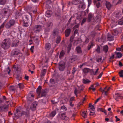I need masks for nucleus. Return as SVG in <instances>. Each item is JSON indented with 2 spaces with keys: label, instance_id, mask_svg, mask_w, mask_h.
<instances>
[{
  "label": "nucleus",
  "instance_id": "nucleus-1",
  "mask_svg": "<svg viewBox=\"0 0 123 123\" xmlns=\"http://www.w3.org/2000/svg\"><path fill=\"white\" fill-rule=\"evenodd\" d=\"M16 111V112L15 113V117L14 118L15 120L17 119L19 117L24 115L27 117L29 116V111L27 110L26 111H23L22 110L20 106H19L17 108Z\"/></svg>",
  "mask_w": 123,
  "mask_h": 123
},
{
  "label": "nucleus",
  "instance_id": "nucleus-2",
  "mask_svg": "<svg viewBox=\"0 0 123 123\" xmlns=\"http://www.w3.org/2000/svg\"><path fill=\"white\" fill-rule=\"evenodd\" d=\"M11 55L13 57H21L22 54L20 50L18 49H13L11 52Z\"/></svg>",
  "mask_w": 123,
  "mask_h": 123
},
{
  "label": "nucleus",
  "instance_id": "nucleus-3",
  "mask_svg": "<svg viewBox=\"0 0 123 123\" xmlns=\"http://www.w3.org/2000/svg\"><path fill=\"white\" fill-rule=\"evenodd\" d=\"M10 43L9 40L5 39L3 41L1 44L2 47L4 49H8L10 47Z\"/></svg>",
  "mask_w": 123,
  "mask_h": 123
},
{
  "label": "nucleus",
  "instance_id": "nucleus-4",
  "mask_svg": "<svg viewBox=\"0 0 123 123\" xmlns=\"http://www.w3.org/2000/svg\"><path fill=\"white\" fill-rule=\"evenodd\" d=\"M37 92L38 95H39L41 93V96H45L46 92L45 90L41 91V87L39 86L37 89Z\"/></svg>",
  "mask_w": 123,
  "mask_h": 123
},
{
  "label": "nucleus",
  "instance_id": "nucleus-5",
  "mask_svg": "<svg viewBox=\"0 0 123 123\" xmlns=\"http://www.w3.org/2000/svg\"><path fill=\"white\" fill-rule=\"evenodd\" d=\"M30 18H31V22L30 25L32 24V17L31 15H24L23 16L22 18L23 21H28Z\"/></svg>",
  "mask_w": 123,
  "mask_h": 123
},
{
  "label": "nucleus",
  "instance_id": "nucleus-6",
  "mask_svg": "<svg viewBox=\"0 0 123 123\" xmlns=\"http://www.w3.org/2000/svg\"><path fill=\"white\" fill-rule=\"evenodd\" d=\"M15 23V20L13 19H11L9 21L6 25L5 26L7 28H10L11 26L13 25Z\"/></svg>",
  "mask_w": 123,
  "mask_h": 123
},
{
  "label": "nucleus",
  "instance_id": "nucleus-7",
  "mask_svg": "<svg viewBox=\"0 0 123 123\" xmlns=\"http://www.w3.org/2000/svg\"><path fill=\"white\" fill-rule=\"evenodd\" d=\"M59 68L60 71H63L65 68V63L63 62H61L59 63Z\"/></svg>",
  "mask_w": 123,
  "mask_h": 123
},
{
  "label": "nucleus",
  "instance_id": "nucleus-8",
  "mask_svg": "<svg viewBox=\"0 0 123 123\" xmlns=\"http://www.w3.org/2000/svg\"><path fill=\"white\" fill-rule=\"evenodd\" d=\"M0 14L2 16L8 18L9 16V14L7 13V11L6 10L3 9L1 10L0 12Z\"/></svg>",
  "mask_w": 123,
  "mask_h": 123
},
{
  "label": "nucleus",
  "instance_id": "nucleus-9",
  "mask_svg": "<svg viewBox=\"0 0 123 123\" xmlns=\"http://www.w3.org/2000/svg\"><path fill=\"white\" fill-rule=\"evenodd\" d=\"M42 27L41 25H35L34 27L33 30L35 32L38 33L40 32L41 30Z\"/></svg>",
  "mask_w": 123,
  "mask_h": 123
},
{
  "label": "nucleus",
  "instance_id": "nucleus-10",
  "mask_svg": "<svg viewBox=\"0 0 123 123\" xmlns=\"http://www.w3.org/2000/svg\"><path fill=\"white\" fill-rule=\"evenodd\" d=\"M34 95L30 93L28 94L27 97V100L28 101L30 102L34 100Z\"/></svg>",
  "mask_w": 123,
  "mask_h": 123
},
{
  "label": "nucleus",
  "instance_id": "nucleus-11",
  "mask_svg": "<svg viewBox=\"0 0 123 123\" xmlns=\"http://www.w3.org/2000/svg\"><path fill=\"white\" fill-rule=\"evenodd\" d=\"M113 97L115 100L117 101H118V99L120 98L122 99L123 98V97L120 94H119L117 93H116L113 96Z\"/></svg>",
  "mask_w": 123,
  "mask_h": 123
},
{
  "label": "nucleus",
  "instance_id": "nucleus-12",
  "mask_svg": "<svg viewBox=\"0 0 123 123\" xmlns=\"http://www.w3.org/2000/svg\"><path fill=\"white\" fill-rule=\"evenodd\" d=\"M7 108L8 107L7 105L0 106V112H3L7 111Z\"/></svg>",
  "mask_w": 123,
  "mask_h": 123
},
{
  "label": "nucleus",
  "instance_id": "nucleus-13",
  "mask_svg": "<svg viewBox=\"0 0 123 123\" xmlns=\"http://www.w3.org/2000/svg\"><path fill=\"white\" fill-rule=\"evenodd\" d=\"M37 105V103L35 101L34 102L31 106L30 108L31 110L32 111H34L36 108V106Z\"/></svg>",
  "mask_w": 123,
  "mask_h": 123
},
{
  "label": "nucleus",
  "instance_id": "nucleus-14",
  "mask_svg": "<svg viewBox=\"0 0 123 123\" xmlns=\"http://www.w3.org/2000/svg\"><path fill=\"white\" fill-rule=\"evenodd\" d=\"M71 31V29L70 28H68L66 29L65 31V34L66 37H68Z\"/></svg>",
  "mask_w": 123,
  "mask_h": 123
},
{
  "label": "nucleus",
  "instance_id": "nucleus-15",
  "mask_svg": "<svg viewBox=\"0 0 123 123\" xmlns=\"http://www.w3.org/2000/svg\"><path fill=\"white\" fill-rule=\"evenodd\" d=\"M52 13V11L49 10H47L45 14V16L47 17H49L51 16Z\"/></svg>",
  "mask_w": 123,
  "mask_h": 123
},
{
  "label": "nucleus",
  "instance_id": "nucleus-16",
  "mask_svg": "<svg viewBox=\"0 0 123 123\" xmlns=\"http://www.w3.org/2000/svg\"><path fill=\"white\" fill-rule=\"evenodd\" d=\"M101 0H94V3L96 4L97 8H98L100 6V1Z\"/></svg>",
  "mask_w": 123,
  "mask_h": 123
},
{
  "label": "nucleus",
  "instance_id": "nucleus-17",
  "mask_svg": "<svg viewBox=\"0 0 123 123\" xmlns=\"http://www.w3.org/2000/svg\"><path fill=\"white\" fill-rule=\"evenodd\" d=\"M60 116V117L63 120H66L68 119V117L66 116L65 113L61 114Z\"/></svg>",
  "mask_w": 123,
  "mask_h": 123
},
{
  "label": "nucleus",
  "instance_id": "nucleus-18",
  "mask_svg": "<svg viewBox=\"0 0 123 123\" xmlns=\"http://www.w3.org/2000/svg\"><path fill=\"white\" fill-rule=\"evenodd\" d=\"M19 42L17 40L14 41L12 43L11 46L12 47H15L17 46Z\"/></svg>",
  "mask_w": 123,
  "mask_h": 123
},
{
  "label": "nucleus",
  "instance_id": "nucleus-19",
  "mask_svg": "<svg viewBox=\"0 0 123 123\" xmlns=\"http://www.w3.org/2000/svg\"><path fill=\"white\" fill-rule=\"evenodd\" d=\"M45 48L46 50H49L51 48V44L49 43H46L45 46Z\"/></svg>",
  "mask_w": 123,
  "mask_h": 123
},
{
  "label": "nucleus",
  "instance_id": "nucleus-20",
  "mask_svg": "<svg viewBox=\"0 0 123 123\" xmlns=\"http://www.w3.org/2000/svg\"><path fill=\"white\" fill-rule=\"evenodd\" d=\"M77 56L76 55H74L73 56L72 58H71L70 60V62L72 63L74 62V61L77 60Z\"/></svg>",
  "mask_w": 123,
  "mask_h": 123
},
{
  "label": "nucleus",
  "instance_id": "nucleus-21",
  "mask_svg": "<svg viewBox=\"0 0 123 123\" xmlns=\"http://www.w3.org/2000/svg\"><path fill=\"white\" fill-rule=\"evenodd\" d=\"M86 7V5L84 3L83 1L80 2V5L79 6V7H80L83 9H85Z\"/></svg>",
  "mask_w": 123,
  "mask_h": 123
},
{
  "label": "nucleus",
  "instance_id": "nucleus-22",
  "mask_svg": "<svg viewBox=\"0 0 123 123\" xmlns=\"http://www.w3.org/2000/svg\"><path fill=\"white\" fill-rule=\"evenodd\" d=\"M114 15L115 17L117 19L120 18L121 16V14H120V12L118 11L115 12Z\"/></svg>",
  "mask_w": 123,
  "mask_h": 123
},
{
  "label": "nucleus",
  "instance_id": "nucleus-23",
  "mask_svg": "<svg viewBox=\"0 0 123 123\" xmlns=\"http://www.w3.org/2000/svg\"><path fill=\"white\" fill-rule=\"evenodd\" d=\"M105 5L107 8L108 10H110L111 6V5L110 2L106 1L105 3Z\"/></svg>",
  "mask_w": 123,
  "mask_h": 123
},
{
  "label": "nucleus",
  "instance_id": "nucleus-24",
  "mask_svg": "<svg viewBox=\"0 0 123 123\" xmlns=\"http://www.w3.org/2000/svg\"><path fill=\"white\" fill-rule=\"evenodd\" d=\"M59 33L58 30L57 29H55L53 31L52 34L54 36L57 35Z\"/></svg>",
  "mask_w": 123,
  "mask_h": 123
},
{
  "label": "nucleus",
  "instance_id": "nucleus-25",
  "mask_svg": "<svg viewBox=\"0 0 123 123\" xmlns=\"http://www.w3.org/2000/svg\"><path fill=\"white\" fill-rule=\"evenodd\" d=\"M30 24V23L29 21H23V26L25 27H28Z\"/></svg>",
  "mask_w": 123,
  "mask_h": 123
},
{
  "label": "nucleus",
  "instance_id": "nucleus-26",
  "mask_svg": "<svg viewBox=\"0 0 123 123\" xmlns=\"http://www.w3.org/2000/svg\"><path fill=\"white\" fill-rule=\"evenodd\" d=\"M107 40L109 41H111L114 40V37L112 36L111 35L108 34L107 35Z\"/></svg>",
  "mask_w": 123,
  "mask_h": 123
},
{
  "label": "nucleus",
  "instance_id": "nucleus-27",
  "mask_svg": "<svg viewBox=\"0 0 123 123\" xmlns=\"http://www.w3.org/2000/svg\"><path fill=\"white\" fill-rule=\"evenodd\" d=\"M77 53L78 54H81L82 53V51L81 50V48L79 46L77 47L76 49Z\"/></svg>",
  "mask_w": 123,
  "mask_h": 123
},
{
  "label": "nucleus",
  "instance_id": "nucleus-28",
  "mask_svg": "<svg viewBox=\"0 0 123 123\" xmlns=\"http://www.w3.org/2000/svg\"><path fill=\"white\" fill-rule=\"evenodd\" d=\"M108 47L107 45H106L103 47V50L105 53H107L108 50Z\"/></svg>",
  "mask_w": 123,
  "mask_h": 123
},
{
  "label": "nucleus",
  "instance_id": "nucleus-29",
  "mask_svg": "<svg viewBox=\"0 0 123 123\" xmlns=\"http://www.w3.org/2000/svg\"><path fill=\"white\" fill-rule=\"evenodd\" d=\"M80 0H73L72 3L74 5H77L79 3H80Z\"/></svg>",
  "mask_w": 123,
  "mask_h": 123
},
{
  "label": "nucleus",
  "instance_id": "nucleus-30",
  "mask_svg": "<svg viewBox=\"0 0 123 123\" xmlns=\"http://www.w3.org/2000/svg\"><path fill=\"white\" fill-rule=\"evenodd\" d=\"M107 87H105L104 88V90L101 87L100 88L99 90L100 91L102 92H104L105 93V95H107V91H105V90L106 89Z\"/></svg>",
  "mask_w": 123,
  "mask_h": 123
},
{
  "label": "nucleus",
  "instance_id": "nucleus-31",
  "mask_svg": "<svg viewBox=\"0 0 123 123\" xmlns=\"http://www.w3.org/2000/svg\"><path fill=\"white\" fill-rule=\"evenodd\" d=\"M65 54V52L63 50H62L60 53L59 57L60 59H61L63 57Z\"/></svg>",
  "mask_w": 123,
  "mask_h": 123
},
{
  "label": "nucleus",
  "instance_id": "nucleus-32",
  "mask_svg": "<svg viewBox=\"0 0 123 123\" xmlns=\"http://www.w3.org/2000/svg\"><path fill=\"white\" fill-rule=\"evenodd\" d=\"M94 45V43L92 42H91V44H89L88 46V49L89 50L90 49L92 48L93 46Z\"/></svg>",
  "mask_w": 123,
  "mask_h": 123
},
{
  "label": "nucleus",
  "instance_id": "nucleus-33",
  "mask_svg": "<svg viewBox=\"0 0 123 123\" xmlns=\"http://www.w3.org/2000/svg\"><path fill=\"white\" fill-rule=\"evenodd\" d=\"M53 25V24L51 22L49 21L47 23V26L48 27L51 28Z\"/></svg>",
  "mask_w": 123,
  "mask_h": 123
},
{
  "label": "nucleus",
  "instance_id": "nucleus-34",
  "mask_svg": "<svg viewBox=\"0 0 123 123\" xmlns=\"http://www.w3.org/2000/svg\"><path fill=\"white\" fill-rule=\"evenodd\" d=\"M90 69L85 68H84L83 70V71L84 73H87L90 71Z\"/></svg>",
  "mask_w": 123,
  "mask_h": 123
},
{
  "label": "nucleus",
  "instance_id": "nucleus-35",
  "mask_svg": "<svg viewBox=\"0 0 123 123\" xmlns=\"http://www.w3.org/2000/svg\"><path fill=\"white\" fill-rule=\"evenodd\" d=\"M56 112L55 110H54L50 114V117H53L55 115Z\"/></svg>",
  "mask_w": 123,
  "mask_h": 123
},
{
  "label": "nucleus",
  "instance_id": "nucleus-36",
  "mask_svg": "<svg viewBox=\"0 0 123 123\" xmlns=\"http://www.w3.org/2000/svg\"><path fill=\"white\" fill-rule=\"evenodd\" d=\"M6 2V0H0V5H3L5 4Z\"/></svg>",
  "mask_w": 123,
  "mask_h": 123
},
{
  "label": "nucleus",
  "instance_id": "nucleus-37",
  "mask_svg": "<svg viewBox=\"0 0 123 123\" xmlns=\"http://www.w3.org/2000/svg\"><path fill=\"white\" fill-rule=\"evenodd\" d=\"M10 71V69L8 67H7V68H6L5 69V72H7L8 74H9Z\"/></svg>",
  "mask_w": 123,
  "mask_h": 123
},
{
  "label": "nucleus",
  "instance_id": "nucleus-38",
  "mask_svg": "<svg viewBox=\"0 0 123 123\" xmlns=\"http://www.w3.org/2000/svg\"><path fill=\"white\" fill-rule=\"evenodd\" d=\"M61 40V37L60 36H57L56 40V43H59Z\"/></svg>",
  "mask_w": 123,
  "mask_h": 123
},
{
  "label": "nucleus",
  "instance_id": "nucleus-39",
  "mask_svg": "<svg viewBox=\"0 0 123 123\" xmlns=\"http://www.w3.org/2000/svg\"><path fill=\"white\" fill-rule=\"evenodd\" d=\"M90 82V81L88 79H84L83 81V83L85 84H87Z\"/></svg>",
  "mask_w": 123,
  "mask_h": 123
},
{
  "label": "nucleus",
  "instance_id": "nucleus-40",
  "mask_svg": "<svg viewBox=\"0 0 123 123\" xmlns=\"http://www.w3.org/2000/svg\"><path fill=\"white\" fill-rule=\"evenodd\" d=\"M92 17V15L91 14H89L88 17V20L89 22H90L91 21V19Z\"/></svg>",
  "mask_w": 123,
  "mask_h": 123
},
{
  "label": "nucleus",
  "instance_id": "nucleus-41",
  "mask_svg": "<svg viewBox=\"0 0 123 123\" xmlns=\"http://www.w3.org/2000/svg\"><path fill=\"white\" fill-rule=\"evenodd\" d=\"M72 44L71 43H70L68 44V53H69L71 49V47Z\"/></svg>",
  "mask_w": 123,
  "mask_h": 123
},
{
  "label": "nucleus",
  "instance_id": "nucleus-42",
  "mask_svg": "<svg viewBox=\"0 0 123 123\" xmlns=\"http://www.w3.org/2000/svg\"><path fill=\"white\" fill-rule=\"evenodd\" d=\"M9 89L11 91H14L15 89V87L14 86H10L9 87Z\"/></svg>",
  "mask_w": 123,
  "mask_h": 123
},
{
  "label": "nucleus",
  "instance_id": "nucleus-43",
  "mask_svg": "<svg viewBox=\"0 0 123 123\" xmlns=\"http://www.w3.org/2000/svg\"><path fill=\"white\" fill-rule=\"evenodd\" d=\"M119 74L120 76L121 77H123V70H122L119 72Z\"/></svg>",
  "mask_w": 123,
  "mask_h": 123
},
{
  "label": "nucleus",
  "instance_id": "nucleus-44",
  "mask_svg": "<svg viewBox=\"0 0 123 123\" xmlns=\"http://www.w3.org/2000/svg\"><path fill=\"white\" fill-rule=\"evenodd\" d=\"M122 56V55L120 53L118 52L117 54V57L118 58H119Z\"/></svg>",
  "mask_w": 123,
  "mask_h": 123
},
{
  "label": "nucleus",
  "instance_id": "nucleus-45",
  "mask_svg": "<svg viewBox=\"0 0 123 123\" xmlns=\"http://www.w3.org/2000/svg\"><path fill=\"white\" fill-rule=\"evenodd\" d=\"M82 116L83 117L85 118H86V114L85 111H83L82 113Z\"/></svg>",
  "mask_w": 123,
  "mask_h": 123
},
{
  "label": "nucleus",
  "instance_id": "nucleus-46",
  "mask_svg": "<svg viewBox=\"0 0 123 123\" xmlns=\"http://www.w3.org/2000/svg\"><path fill=\"white\" fill-rule=\"evenodd\" d=\"M4 25L5 24L4 23L0 26V33L2 31V29L4 27Z\"/></svg>",
  "mask_w": 123,
  "mask_h": 123
},
{
  "label": "nucleus",
  "instance_id": "nucleus-47",
  "mask_svg": "<svg viewBox=\"0 0 123 123\" xmlns=\"http://www.w3.org/2000/svg\"><path fill=\"white\" fill-rule=\"evenodd\" d=\"M18 87L20 89H22L23 87V85L21 83H19L18 84Z\"/></svg>",
  "mask_w": 123,
  "mask_h": 123
},
{
  "label": "nucleus",
  "instance_id": "nucleus-48",
  "mask_svg": "<svg viewBox=\"0 0 123 123\" xmlns=\"http://www.w3.org/2000/svg\"><path fill=\"white\" fill-rule=\"evenodd\" d=\"M100 48L99 46L97 47V49L95 50L98 53H99L100 52Z\"/></svg>",
  "mask_w": 123,
  "mask_h": 123
},
{
  "label": "nucleus",
  "instance_id": "nucleus-49",
  "mask_svg": "<svg viewBox=\"0 0 123 123\" xmlns=\"http://www.w3.org/2000/svg\"><path fill=\"white\" fill-rule=\"evenodd\" d=\"M46 70L45 69H43L42 72V75L43 76H44L46 72Z\"/></svg>",
  "mask_w": 123,
  "mask_h": 123
},
{
  "label": "nucleus",
  "instance_id": "nucleus-50",
  "mask_svg": "<svg viewBox=\"0 0 123 123\" xmlns=\"http://www.w3.org/2000/svg\"><path fill=\"white\" fill-rule=\"evenodd\" d=\"M16 79L18 80H19L21 79V77L19 75H17L16 77Z\"/></svg>",
  "mask_w": 123,
  "mask_h": 123
},
{
  "label": "nucleus",
  "instance_id": "nucleus-51",
  "mask_svg": "<svg viewBox=\"0 0 123 123\" xmlns=\"http://www.w3.org/2000/svg\"><path fill=\"white\" fill-rule=\"evenodd\" d=\"M51 28L48 27H47L45 29V31L46 32H49V31L50 29Z\"/></svg>",
  "mask_w": 123,
  "mask_h": 123
},
{
  "label": "nucleus",
  "instance_id": "nucleus-52",
  "mask_svg": "<svg viewBox=\"0 0 123 123\" xmlns=\"http://www.w3.org/2000/svg\"><path fill=\"white\" fill-rule=\"evenodd\" d=\"M103 72H102L99 75H98V76H97V79H99L102 76V74H103Z\"/></svg>",
  "mask_w": 123,
  "mask_h": 123
},
{
  "label": "nucleus",
  "instance_id": "nucleus-53",
  "mask_svg": "<svg viewBox=\"0 0 123 123\" xmlns=\"http://www.w3.org/2000/svg\"><path fill=\"white\" fill-rule=\"evenodd\" d=\"M88 8L90 6V5L91 4L92 1L91 0H88Z\"/></svg>",
  "mask_w": 123,
  "mask_h": 123
},
{
  "label": "nucleus",
  "instance_id": "nucleus-54",
  "mask_svg": "<svg viewBox=\"0 0 123 123\" xmlns=\"http://www.w3.org/2000/svg\"><path fill=\"white\" fill-rule=\"evenodd\" d=\"M90 72L91 73V75H94L95 72L93 71V69H90Z\"/></svg>",
  "mask_w": 123,
  "mask_h": 123
},
{
  "label": "nucleus",
  "instance_id": "nucleus-55",
  "mask_svg": "<svg viewBox=\"0 0 123 123\" xmlns=\"http://www.w3.org/2000/svg\"><path fill=\"white\" fill-rule=\"evenodd\" d=\"M86 18H84L82 21L81 23V25H82L83 24L86 22Z\"/></svg>",
  "mask_w": 123,
  "mask_h": 123
},
{
  "label": "nucleus",
  "instance_id": "nucleus-56",
  "mask_svg": "<svg viewBox=\"0 0 123 123\" xmlns=\"http://www.w3.org/2000/svg\"><path fill=\"white\" fill-rule=\"evenodd\" d=\"M89 39L87 37H86L85 38V43H87L89 42Z\"/></svg>",
  "mask_w": 123,
  "mask_h": 123
},
{
  "label": "nucleus",
  "instance_id": "nucleus-57",
  "mask_svg": "<svg viewBox=\"0 0 123 123\" xmlns=\"http://www.w3.org/2000/svg\"><path fill=\"white\" fill-rule=\"evenodd\" d=\"M99 69L98 68L96 69V70L95 72L94 75H96L98 73V70Z\"/></svg>",
  "mask_w": 123,
  "mask_h": 123
},
{
  "label": "nucleus",
  "instance_id": "nucleus-58",
  "mask_svg": "<svg viewBox=\"0 0 123 123\" xmlns=\"http://www.w3.org/2000/svg\"><path fill=\"white\" fill-rule=\"evenodd\" d=\"M14 68H15V69L16 71H17L19 69V67L17 66H14Z\"/></svg>",
  "mask_w": 123,
  "mask_h": 123
},
{
  "label": "nucleus",
  "instance_id": "nucleus-59",
  "mask_svg": "<svg viewBox=\"0 0 123 123\" xmlns=\"http://www.w3.org/2000/svg\"><path fill=\"white\" fill-rule=\"evenodd\" d=\"M78 92V90L76 88H75L74 91V93L75 94L76 96H77V94Z\"/></svg>",
  "mask_w": 123,
  "mask_h": 123
},
{
  "label": "nucleus",
  "instance_id": "nucleus-60",
  "mask_svg": "<svg viewBox=\"0 0 123 123\" xmlns=\"http://www.w3.org/2000/svg\"><path fill=\"white\" fill-rule=\"evenodd\" d=\"M61 109L63 110L64 111H66L67 109L64 106H63L61 107Z\"/></svg>",
  "mask_w": 123,
  "mask_h": 123
},
{
  "label": "nucleus",
  "instance_id": "nucleus-61",
  "mask_svg": "<svg viewBox=\"0 0 123 123\" xmlns=\"http://www.w3.org/2000/svg\"><path fill=\"white\" fill-rule=\"evenodd\" d=\"M78 87H79V89L80 91L83 90L84 88V86H80V87L78 86Z\"/></svg>",
  "mask_w": 123,
  "mask_h": 123
},
{
  "label": "nucleus",
  "instance_id": "nucleus-62",
  "mask_svg": "<svg viewBox=\"0 0 123 123\" xmlns=\"http://www.w3.org/2000/svg\"><path fill=\"white\" fill-rule=\"evenodd\" d=\"M102 60V58L100 57V58H98L97 59V62H99L101 61Z\"/></svg>",
  "mask_w": 123,
  "mask_h": 123
},
{
  "label": "nucleus",
  "instance_id": "nucleus-63",
  "mask_svg": "<svg viewBox=\"0 0 123 123\" xmlns=\"http://www.w3.org/2000/svg\"><path fill=\"white\" fill-rule=\"evenodd\" d=\"M51 102L53 104H55L57 103V102H55V100H51Z\"/></svg>",
  "mask_w": 123,
  "mask_h": 123
},
{
  "label": "nucleus",
  "instance_id": "nucleus-64",
  "mask_svg": "<svg viewBox=\"0 0 123 123\" xmlns=\"http://www.w3.org/2000/svg\"><path fill=\"white\" fill-rule=\"evenodd\" d=\"M92 111H91L90 112V115H93L95 113V112L93 110H92Z\"/></svg>",
  "mask_w": 123,
  "mask_h": 123
}]
</instances>
